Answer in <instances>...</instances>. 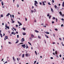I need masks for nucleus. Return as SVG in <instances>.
<instances>
[{"label":"nucleus","mask_w":64,"mask_h":64,"mask_svg":"<svg viewBox=\"0 0 64 64\" xmlns=\"http://www.w3.org/2000/svg\"><path fill=\"white\" fill-rule=\"evenodd\" d=\"M35 52L36 55H37V53L36 52V51H35Z\"/></svg>","instance_id":"nucleus-26"},{"label":"nucleus","mask_w":64,"mask_h":64,"mask_svg":"<svg viewBox=\"0 0 64 64\" xmlns=\"http://www.w3.org/2000/svg\"><path fill=\"white\" fill-rule=\"evenodd\" d=\"M60 14L61 15H62V12H59Z\"/></svg>","instance_id":"nucleus-21"},{"label":"nucleus","mask_w":64,"mask_h":64,"mask_svg":"<svg viewBox=\"0 0 64 64\" xmlns=\"http://www.w3.org/2000/svg\"><path fill=\"white\" fill-rule=\"evenodd\" d=\"M22 29H23V30H24V31H25V30H26V28H23Z\"/></svg>","instance_id":"nucleus-25"},{"label":"nucleus","mask_w":64,"mask_h":64,"mask_svg":"<svg viewBox=\"0 0 64 64\" xmlns=\"http://www.w3.org/2000/svg\"><path fill=\"white\" fill-rule=\"evenodd\" d=\"M16 34H18V32H16Z\"/></svg>","instance_id":"nucleus-47"},{"label":"nucleus","mask_w":64,"mask_h":64,"mask_svg":"<svg viewBox=\"0 0 64 64\" xmlns=\"http://www.w3.org/2000/svg\"><path fill=\"white\" fill-rule=\"evenodd\" d=\"M53 19H54V20H55V17H53Z\"/></svg>","instance_id":"nucleus-40"},{"label":"nucleus","mask_w":64,"mask_h":64,"mask_svg":"<svg viewBox=\"0 0 64 64\" xmlns=\"http://www.w3.org/2000/svg\"><path fill=\"white\" fill-rule=\"evenodd\" d=\"M52 24H53L54 23V22H52Z\"/></svg>","instance_id":"nucleus-56"},{"label":"nucleus","mask_w":64,"mask_h":64,"mask_svg":"<svg viewBox=\"0 0 64 64\" xmlns=\"http://www.w3.org/2000/svg\"><path fill=\"white\" fill-rule=\"evenodd\" d=\"M52 3H54V0H52Z\"/></svg>","instance_id":"nucleus-36"},{"label":"nucleus","mask_w":64,"mask_h":64,"mask_svg":"<svg viewBox=\"0 0 64 64\" xmlns=\"http://www.w3.org/2000/svg\"><path fill=\"white\" fill-rule=\"evenodd\" d=\"M36 63V61H34V64H35V63Z\"/></svg>","instance_id":"nucleus-37"},{"label":"nucleus","mask_w":64,"mask_h":64,"mask_svg":"<svg viewBox=\"0 0 64 64\" xmlns=\"http://www.w3.org/2000/svg\"><path fill=\"white\" fill-rule=\"evenodd\" d=\"M45 36L47 38H49V37L48 36H47V35H45Z\"/></svg>","instance_id":"nucleus-16"},{"label":"nucleus","mask_w":64,"mask_h":64,"mask_svg":"<svg viewBox=\"0 0 64 64\" xmlns=\"http://www.w3.org/2000/svg\"><path fill=\"white\" fill-rule=\"evenodd\" d=\"M62 20V21H63V20H64V19L63 18H62L61 19Z\"/></svg>","instance_id":"nucleus-53"},{"label":"nucleus","mask_w":64,"mask_h":64,"mask_svg":"<svg viewBox=\"0 0 64 64\" xmlns=\"http://www.w3.org/2000/svg\"><path fill=\"white\" fill-rule=\"evenodd\" d=\"M52 44H55V42H52Z\"/></svg>","instance_id":"nucleus-43"},{"label":"nucleus","mask_w":64,"mask_h":64,"mask_svg":"<svg viewBox=\"0 0 64 64\" xmlns=\"http://www.w3.org/2000/svg\"><path fill=\"white\" fill-rule=\"evenodd\" d=\"M25 20L26 21H27V18H25Z\"/></svg>","instance_id":"nucleus-41"},{"label":"nucleus","mask_w":64,"mask_h":64,"mask_svg":"<svg viewBox=\"0 0 64 64\" xmlns=\"http://www.w3.org/2000/svg\"><path fill=\"white\" fill-rule=\"evenodd\" d=\"M62 6L63 7H64V2L62 3Z\"/></svg>","instance_id":"nucleus-9"},{"label":"nucleus","mask_w":64,"mask_h":64,"mask_svg":"<svg viewBox=\"0 0 64 64\" xmlns=\"http://www.w3.org/2000/svg\"><path fill=\"white\" fill-rule=\"evenodd\" d=\"M16 27H18V25L17 24L16 25Z\"/></svg>","instance_id":"nucleus-63"},{"label":"nucleus","mask_w":64,"mask_h":64,"mask_svg":"<svg viewBox=\"0 0 64 64\" xmlns=\"http://www.w3.org/2000/svg\"><path fill=\"white\" fill-rule=\"evenodd\" d=\"M51 16H50L49 17L50 18H49V19H50V18H51Z\"/></svg>","instance_id":"nucleus-31"},{"label":"nucleus","mask_w":64,"mask_h":64,"mask_svg":"<svg viewBox=\"0 0 64 64\" xmlns=\"http://www.w3.org/2000/svg\"><path fill=\"white\" fill-rule=\"evenodd\" d=\"M13 59L14 60V61H15V58H14V56L13 57Z\"/></svg>","instance_id":"nucleus-24"},{"label":"nucleus","mask_w":64,"mask_h":64,"mask_svg":"<svg viewBox=\"0 0 64 64\" xmlns=\"http://www.w3.org/2000/svg\"><path fill=\"white\" fill-rule=\"evenodd\" d=\"M23 44V43H20V44Z\"/></svg>","instance_id":"nucleus-62"},{"label":"nucleus","mask_w":64,"mask_h":64,"mask_svg":"<svg viewBox=\"0 0 64 64\" xmlns=\"http://www.w3.org/2000/svg\"><path fill=\"white\" fill-rule=\"evenodd\" d=\"M1 17H3V14H2L1 15Z\"/></svg>","instance_id":"nucleus-48"},{"label":"nucleus","mask_w":64,"mask_h":64,"mask_svg":"<svg viewBox=\"0 0 64 64\" xmlns=\"http://www.w3.org/2000/svg\"><path fill=\"white\" fill-rule=\"evenodd\" d=\"M28 44H29L30 45H31V44L29 42H28Z\"/></svg>","instance_id":"nucleus-30"},{"label":"nucleus","mask_w":64,"mask_h":64,"mask_svg":"<svg viewBox=\"0 0 64 64\" xmlns=\"http://www.w3.org/2000/svg\"><path fill=\"white\" fill-rule=\"evenodd\" d=\"M35 32L36 33H39V31H37V30H35Z\"/></svg>","instance_id":"nucleus-10"},{"label":"nucleus","mask_w":64,"mask_h":64,"mask_svg":"<svg viewBox=\"0 0 64 64\" xmlns=\"http://www.w3.org/2000/svg\"><path fill=\"white\" fill-rule=\"evenodd\" d=\"M8 39V36H5V38H4V40H6V39Z\"/></svg>","instance_id":"nucleus-5"},{"label":"nucleus","mask_w":64,"mask_h":64,"mask_svg":"<svg viewBox=\"0 0 64 64\" xmlns=\"http://www.w3.org/2000/svg\"><path fill=\"white\" fill-rule=\"evenodd\" d=\"M54 8H55L56 9L57 8V6H56V5L54 6Z\"/></svg>","instance_id":"nucleus-17"},{"label":"nucleus","mask_w":64,"mask_h":64,"mask_svg":"<svg viewBox=\"0 0 64 64\" xmlns=\"http://www.w3.org/2000/svg\"><path fill=\"white\" fill-rule=\"evenodd\" d=\"M8 43L9 44H11V43L10 42H8Z\"/></svg>","instance_id":"nucleus-57"},{"label":"nucleus","mask_w":64,"mask_h":64,"mask_svg":"<svg viewBox=\"0 0 64 64\" xmlns=\"http://www.w3.org/2000/svg\"><path fill=\"white\" fill-rule=\"evenodd\" d=\"M34 2H35V3H34V5L35 6H36V7H37V5L36 4H38V2H37V1L35 0L34 1Z\"/></svg>","instance_id":"nucleus-1"},{"label":"nucleus","mask_w":64,"mask_h":64,"mask_svg":"<svg viewBox=\"0 0 64 64\" xmlns=\"http://www.w3.org/2000/svg\"><path fill=\"white\" fill-rule=\"evenodd\" d=\"M24 55H25V54H23L22 55V58H23L24 57Z\"/></svg>","instance_id":"nucleus-14"},{"label":"nucleus","mask_w":64,"mask_h":64,"mask_svg":"<svg viewBox=\"0 0 64 64\" xmlns=\"http://www.w3.org/2000/svg\"><path fill=\"white\" fill-rule=\"evenodd\" d=\"M28 48V45H26V49H27V48Z\"/></svg>","instance_id":"nucleus-12"},{"label":"nucleus","mask_w":64,"mask_h":64,"mask_svg":"<svg viewBox=\"0 0 64 64\" xmlns=\"http://www.w3.org/2000/svg\"><path fill=\"white\" fill-rule=\"evenodd\" d=\"M42 3L44 5H45V4H44V2L43 1Z\"/></svg>","instance_id":"nucleus-22"},{"label":"nucleus","mask_w":64,"mask_h":64,"mask_svg":"<svg viewBox=\"0 0 64 64\" xmlns=\"http://www.w3.org/2000/svg\"><path fill=\"white\" fill-rule=\"evenodd\" d=\"M12 18H14V15L13 14L12 15Z\"/></svg>","instance_id":"nucleus-49"},{"label":"nucleus","mask_w":64,"mask_h":64,"mask_svg":"<svg viewBox=\"0 0 64 64\" xmlns=\"http://www.w3.org/2000/svg\"><path fill=\"white\" fill-rule=\"evenodd\" d=\"M18 42H19V41H17L16 42V43H18Z\"/></svg>","instance_id":"nucleus-29"},{"label":"nucleus","mask_w":64,"mask_h":64,"mask_svg":"<svg viewBox=\"0 0 64 64\" xmlns=\"http://www.w3.org/2000/svg\"><path fill=\"white\" fill-rule=\"evenodd\" d=\"M53 54L54 55H55V53L53 52Z\"/></svg>","instance_id":"nucleus-45"},{"label":"nucleus","mask_w":64,"mask_h":64,"mask_svg":"<svg viewBox=\"0 0 64 64\" xmlns=\"http://www.w3.org/2000/svg\"><path fill=\"white\" fill-rule=\"evenodd\" d=\"M45 33H46V34H49V33L47 32H45Z\"/></svg>","instance_id":"nucleus-19"},{"label":"nucleus","mask_w":64,"mask_h":64,"mask_svg":"<svg viewBox=\"0 0 64 64\" xmlns=\"http://www.w3.org/2000/svg\"><path fill=\"white\" fill-rule=\"evenodd\" d=\"M61 27H63V24H62L61 25Z\"/></svg>","instance_id":"nucleus-50"},{"label":"nucleus","mask_w":64,"mask_h":64,"mask_svg":"<svg viewBox=\"0 0 64 64\" xmlns=\"http://www.w3.org/2000/svg\"><path fill=\"white\" fill-rule=\"evenodd\" d=\"M34 22H36V20H34Z\"/></svg>","instance_id":"nucleus-61"},{"label":"nucleus","mask_w":64,"mask_h":64,"mask_svg":"<svg viewBox=\"0 0 64 64\" xmlns=\"http://www.w3.org/2000/svg\"><path fill=\"white\" fill-rule=\"evenodd\" d=\"M55 54H57V51H56L55 52Z\"/></svg>","instance_id":"nucleus-23"},{"label":"nucleus","mask_w":64,"mask_h":64,"mask_svg":"<svg viewBox=\"0 0 64 64\" xmlns=\"http://www.w3.org/2000/svg\"><path fill=\"white\" fill-rule=\"evenodd\" d=\"M22 47L24 48H25V47H26V46H25V44H23L22 45Z\"/></svg>","instance_id":"nucleus-3"},{"label":"nucleus","mask_w":64,"mask_h":64,"mask_svg":"<svg viewBox=\"0 0 64 64\" xmlns=\"http://www.w3.org/2000/svg\"><path fill=\"white\" fill-rule=\"evenodd\" d=\"M17 7H19V5L17 4Z\"/></svg>","instance_id":"nucleus-59"},{"label":"nucleus","mask_w":64,"mask_h":64,"mask_svg":"<svg viewBox=\"0 0 64 64\" xmlns=\"http://www.w3.org/2000/svg\"><path fill=\"white\" fill-rule=\"evenodd\" d=\"M14 22H15V21L13 20V21L12 22V23H14Z\"/></svg>","instance_id":"nucleus-44"},{"label":"nucleus","mask_w":64,"mask_h":64,"mask_svg":"<svg viewBox=\"0 0 64 64\" xmlns=\"http://www.w3.org/2000/svg\"><path fill=\"white\" fill-rule=\"evenodd\" d=\"M62 16H64V14H62Z\"/></svg>","instance_id":"nucleus-60"},{"label":"nucleus","mask_w":64,"mask_h":64,"mask_svg":"<svg viewBox=\"0 0 64 64\" xmlns=\"http://www.w3.org/2000/svg\"><path fill=\"white\" fill-rule=\"evenodd\" d=\"M48 4L49 5H51V4H50V2H48Z\"/></svg>","instance_id":"nucleus-39"},{"label":"nucleus","mask_w":64,"mask_h":64,"mask_svg":"<svg viewBox=\"0 0 64 64\" xmlns=\"http://www.w3.org/2000/svg\"><path fill=\"white\" fill-rule=\"evenodd\" d=\"M19 35H17V38H19Z\"/></svg>","instance_id":"nucleus-32"},{"label":"nucleus","mask_w":64,"mask_h":64,"mask_svg":"<svg viewBox=\"0 0 64 64\" xmlns=\"http://www.w3.org/2000/svg\"><path fill=\"white\" fill-rule=\"evenodd\" d=\"M2 6H3V5H4V4H3V2L2 1Z\"/></svg>","instance_id":"nucleus-13"},{"label":"nucleus","mask_w":64,"mask_h":64,"mask_svg":"<svg viewBox=\"0 0 64 64\" xmlns=\"http://www.w3.org/2000/svg\"><path fill=\"white\" fill-rule=\"evenodd\" d=\"M10 17L11 18H12V15L10 14Z\"/></svg>","instance_id":"nucleus-58"},{"label":"nucleus","mask_w":64,"mask_h":64,"mask_svg":"<svg viewBox=\"0 0 64 64\" xmlns=\"http://www.w3.org/2000/svg\"><path fill=\"white\" fill-rule=\"evenodd\" d=\"M30 40H32V38H30Z\"/></svg>","instance_id":"nucleus-54"},{"label":"nucleus","mask_w":64,"mask_h":64,"mask_svg":"<svg viewBox=\"0 0 64 64\" xmlns=\"http://www.w3.org/2000/svg\"><path fill=\"white\" fill-rule=\"evenodd\" d=\"M12 34H14V32H12Z\"/></svg>","instance_id":"nucleus-46"},{"label":"nucleus","mask_w":64,"mask_h":64,"mask_svg":"<svg viewBox=\"0 0 64 64\" xmlns=\"http://www.w3.org/2000/svg\"><path fill=\"white\" fill-rule=\"evenodd\" d=\"M40 5H42V3L41 2H40Z\"/></svg>","instance_id":"nucleus-55"},{"label":"nucleus","mask_w":64,"mask_h":64,"mask_svg":"<svg viewBox=\"0 0 64 64\" xmlns=\"http://www.w3.org/2000/svg\"><path fill=\"white\" fill-rule=\"evenodd\" d=\"M10 15V13H8L7 15H6V16H9V15Z\"/></svg>","instance_id":"nucleus-8"},{"label":"nucleus","mask_w":64,"mask_h":64,"mask_svg":"<svg viewBox=\"0 0 64 64\" xmlns=\"http://www.w3.org/2000/svg\"><path fill=\"white\" fill-rule=\"evenodd\" d=\"M7 63V62L6 61L4 63V64H5V63Z\"/></svg>","instance_id":"nucleus-51"},{"label":"nucleus","mask_w":64,"mask_h":64,"mask_svg":"<svg viewBox=\"0 0 64 64\" xmlns=\"http://www.w3.org/2000/svg\"><path fill=\"white\" fill-rule=\"evenodd\" d=\"M25 41V40L23 38L22 39L21 41L22 42H23V41Z\"/></svg>","instance_id":"nucleus-6"},{"label":"nucleus","mask_w":64,"mask_h":64,"mask_svg":"<svg viewBox=\"0 0 64 64\" xmlns=\"http://www.w3.org/2000/svg\"><path fill=\"white\" fill-rule=\"evenodd\" d=\"M5 27L6 28H8V29H9V27L7 26V24H6L5 25Z\"/></svg>","instance_id":"nucleus-2"},{"label":"nucleus","mask_w":64,"mask_h":64,"mask_svg":"<svg viewBox=\"0 0 64 64\" xmlns=\"http://www.w3.org/2000/svg\"><path fill=\"white\" fill-rule=\"evenodd\" d=\"M38 37L39 39H41V37L39 36H38Z\"/></svg>","instance_id":"nucleus-27"},{"label":"nucleus","mask_w":64,"mask_h":64,"mask_svg":"<svg viewBox=\"0 0 64 64\" xmlns=\"http://www.w3.org/2000/svg\"><path fill=\"white\" fill-rule=\"evenodd\" d=\"M31 37L32 38H33V37H34V35L33 34H31Z\"/></svg>","instance_id":"nucleus-7"},{"label":"nucleus","mask_w":64,"mask_h":64,"mask_svg":"<svg viewBox=\"0 0 64 64\" xmlns=\"http://www.w3.org/2000/svg\"><path fill=\"white\" fill-rule=\"evenodd\" d=\"M12 28L13 29H14L15 31H16V28H14V27H13Z\"/></svg>","instance_id":"nucleus-15"},{"label":"nucleus","mask_w":64,"mask_h":64,"mask_svg":"<svg viewBox=\"0 0 64 64\" xmlns=\"http://www.w3.org/2000/svg\"><path fill=\"white\" fill-rule=\"evenodd\" d=\"M5 36V34L4 33L3 35V36Z\"/></svg>","instance_id":"nucleus-64"},{"label":"nucleus","mask_w":64,"mask_h":64,"mask_svg":"<svg viewBox=\"0 0 64 64\" xmlns=\"http://www.w3.org/2000/svg\"><path fill=\"white\" fill-rule=\"evenodd\" d=\"M31 11L32 12V14L33 13V11L32 10H31Z\"/></svg>","instance_id":"nucleus-38"},{"label":"nucleus","mask_w":64,"mask_h":64,"mask_svg":"<svg viewBox=\"0 0 64 64\" xmlns=\"http://www.w3.org/2000/svg\"><path fill=\"white\" fill-rule=\"evenodd\" d=\"M49 16H50V15L49 14H48L47 15V16L48 17H49Z\"/></svg>","instance_id":"nucleus-35"},{"label":"nucleus","mask_w":64,"mask_h":64,"mask_svg":"<svg viewBox=\"0 0 64 64\" xmlns=\"http://www.w3.org/2000/svg\"><path fill=\"white\" fill-rule=\"evenodd\" d=\"M18 24H20L19 25V26H20V25L21 26L22 25V24L20 22H19L18 21Z\"/></svg>","instance_id":"nucleus-4"},{"label":"nucleus","mask_w":64,"mask_h":64,"mask_svg":"<svg viewBox=\"0 0 64 64\" xmlns=\"http://www.w3.org/2000/svg\"><path fill=\"white\" fill-rule=\"evenodd\" d=\"M50 58L51 59H53V57H51Z\"/></svg>","instance_id":"nucleus-42"},{"label":"nucleus","mask_w":64,"mask_h":64,"mask_svg":"<svg viewBox=\"0 0 64 64\" xmlns=\"http://www.w3.org/2000/svg\"><path fill=\"white\" fill-rule=\"evenodd\" d=\"M61 56H62L61 54H60V57H61Z\"/></svg>","instance_id":"nucleus-52"},{"label":"nucleus","mask_w":64,"mask_h":64,"mask_svg":"<svg viewBox=\"0 0 64 64\" xmlns=\"http://www.w3.org/2000/svg\"><path fill=\"white\" fill-rule=\"evenodd\" d=\"M54 29H55V30H56V31H58V29L55 28Z\"/></svg>","instance_id":"nucleus-33"},{"label":"nucleus","mask_w":64,"mask_h":64,"mask_svg":"<svg viewBox=\"0 0 64 64\" xmlns=\"http://www.w3.org/2000/svg\"><path fill=\"white\" fill-rule=\"evenodd\" d=\"M0 34V36H1V37H2V34Z\"/></svg>","instance_id":"nucleus-34"},{"label":"nucleus","mask_w":64,"mask_h":64,"mask_svg":"<svg viewBox=\"0 0 64 64\" xmlns=\"http://www.w3.org/2000/svg\"><path fill=\"white\" fill-rule=\"evenodd\" d=\"M51 11H52V12H53V9L51 8Z\"/></svg>","instance_id":"nucleus-20"},{"label":"nucleus","mask_w":64,"mask_h":64,"mask_svg":"<svg viewBox=\"0 0 64 64\" xmlns=\"http://www.w3.org/2000/svg\"><path fill=\"white\" fill-rule=\"evenodd\" d=\"M25 55H26V57H27L28 56V53L26 54H25Z\"/></svg>","instance_id":"nucleus-11"},{"label":"nucleus","mask_w":64,"mask_h":64,"mask_svg":"<svg viewBox=\"0 0 64 64\" xmlns=\"http://www.w3.org/2000/svg\"><path fill=\"white\" fill-rule=\"evenodd\" d=\"M56 22H57V21H58V19H57V18H56Z\"/></svg>","instance_id":"nucleus-28"},{"label":"nucleus","mask_w":64,"mask_h":64,"mask_svg":"<svg viewBox=\"0 0 64 64\" xmlns=\"http://www.w3.org/2000/svg\"><path fill=\"white\" fill-rule=\"evenodd\" d=\"M22 34L23 35H26V33H24V32Z\"/></svg>","instance_id":"nucleus-18"}]
</instances>
